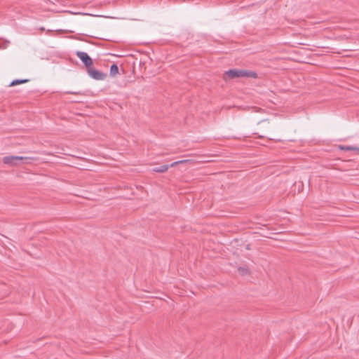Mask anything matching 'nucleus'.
<instances>
[{
	"label": "nucleus",
	"mask_w": 359,
	"mask_h": 359,
	"mask_svg": "<svg viewBox=\"0 0 359 359\" xmlns=\"http://www.w3.org/2000/svg\"><path fill=\"white\" fill-rule=\"evenodd\" d=\"M340 149L344 151H351L355 149V147L351 146H341L340 147Z\"/></svg>",
	"instance_id": "nucleus-9"
},
{
	"label": "nucleus",
	"mask_w": 359,
	"mask_h": 359,
	"mask_svg": "<svg viewBox=\"0 0 359 359\" xmlns=\"http://www.w3.org/2000/svg\"><path fill=\"white\" fill-rule=\"evenodd\" d=\"M87 72L91 78L97 81H102L107 77L105 73L94 69L93 66H90L88 68Z\"/></svg>",
	"instance_id": "nucleus-3"
},
{
	"label": "nucleus",
	"mask_w": 359,
	"mask_h": 359,
	"mask_svg": "<svg viewBox=\"0 0 359 359\" xmlns=\"http://www.w3.org/2000/svg\"><path fill=\"white\" fill-rule=\"evenodd\" d=\"M76 55L81 60V61L83 63L86 69L89 68L90 66H93V62L92 58L88 55L86 52L77 51Z\"/></svg>",
	"instance_id": "nucleus-4"
},
{
	"label": "nucleus",
	"mask_w": 359,
	"mask_h": 359,
	"mask_svg": "<svg viewBox=\"0 0 359 359\" xmlns=\"http://www.w3.org/2000/svg\"><path fill=\"white\" fill-rule=\"evenodd\" d=\"M142 45L147 46V45H149V44L148 43H143Z\"/></svg>",
	"instance_id": "nucleus-16"
},
{
	"label": "nucleus",
	"mask_w": 359,
	"mask_h": 359,
	"mask_svg": "<svg viewBox=\"0 0 359 359\" xmlns=\"http://www.w3.org/2000/svg\"><path fill=\"white\" fill-rule=\"evenodd\" d=\"M189 161L190 160H189V159H184V160H180V161H178V162H179V164H182V163H185L187 162H189Z\"/></svg>",
	"instance_id": "nucleus-12"
},
{
	"label": "nucleus",
	"mask_w": 359,
	"mask_h": 359,
	"mask_svg": "<svg viewBox=\"0 0 359 359\" xmlns=\"http://www.w3.org/2000/svg\"><path fill=\"white\" fill-rule=\"evenodd\" d=\"M118 73V67L116 64H112L109 69L110 76H114Z\"/></svg>",
	"instance_id": "nucleus-5"
},
{
	"label": "nucleus",
	"mask_w": 359,
	"mask_h": 359,
	"mask_svg": "<svg viewBox=\"0 0 359 359\" xmlns=\"http://www.w3.org/2000/svg\"><path fill=\"white\" fill-rule=\"evenodd\" d=\"M251 109L252 111L255 112V111H259V109H261L260 108H259L258 110H257V107H248V110Z\"/></svg>",
	"instance_id": "nucleus-11"
},
{
	"label": "nucleus",
	"mask_w": 359,
	"mask_h": 359,
	"mask_svg": "<svg viewBox=\"0 0 359 359\" xmlns=\"http://www.w3.org/2000/svg\"><path fill=\"white\" fill-rule=\"evenodd\" d=\"M298 45H301V46H303V45H306L305 43H299Z\"/></svg>",
	"instance_id": "nucleus-15"
},
{
	"label": "nucleus",
	"mask_w": 359,
	"mask_h": 359,
	"mask_svg": "<svg viewBox=\"0 0 359 359\" xmlns=\"http://www.w3.org/2000/svg\"><path fill=\"white\" fill-rule=\"evenodd\" d=\"M224 75V79H236L240 77H245L247 76V69H231L226 71Z\"/></svg>",
	"instance_id": "nucleus-2"
},
{
	"label": "nucleus",
	"mask_w": 359,
	"mask_h": 359,
	"mask_svg": "<svg viewBox=\"0 0 359 359\" xmlns=\"http://www.w3.org/2000/svg\"><path fill=\"white\" fill-rule=\"evenodd\" d=\"M169 168L168 165H162L161 166L155 167L152 170L155 172H164Z\"/></svg>",
	"instance_id": "nucleus-6"
},
{
	"label": "nucleus",
	"mask_w": 359,
	"mask_h": 359,
	"mask_svg": "<svg viewBox=\"0 0 359 359\" xmlns=\"http://www.w3.org/2000/svg\"><path fill=\"white\" fill-rule=\"evenodd\" d=\"M257 77L258 76H257V74L256 72H252V71H248V78L256 79Z\"/></svg>",
	"instance_id": "nucleus-10"
},
{
	"label": "nucleus",
	"mask_w": 359,
	"mask_h": 359,
	"mask_svg": "<svg viewBox=\"0 0 359 359\" xmlns=\"http://www.w3.org/2000/svg\"><path fill=\"white\" fill-rule=\"evenodd\" d=\"M36 158L31 156H6L3 158V163L9 165H17L18 161H24L25 163H29L32 161L35 160Z\"/></svg>",
	"instance_id": "nucleus-1"
},
{
	"label": "nucleus",
	"mask_w": 359,
	"mask_h": 359,
	"mask_svg": "<svg viewBox=\"0 0 359 359\" xmlns=\"http://www.w3.org/2000/svg\"><path fill=\"white\" fill-rule=\"evenodd\" d=\"M178 164H179V162H178V161H175V162L172 163L171 164H170L168 165H169V168H170V167H173L175 165H178Z\"/></svg>",
	"instance_id": "nucleus-13"
},
{
	"label": "nucleus",
	"mask_w": 359,
	"mask_h": 359,
	"mask_svg": "<svg viewBox=\"0 0 359 359\" xmlns=\"http://www.w3.org/2000/svg\"><path fill=\"white\" fill-rule=\"evenodd\" d=\"M90 43H91L92 45H96L95 43H92V42H90Z\"/></svg>",
	"instance_id": "nucleus-17"
},
{
	"label": "nucleus",
	"mask_w": 359,
	"mask_h": 359,
	"mask_svg": "<svg viewBox=\"0 0 359 359\" xmlns=\"http://www.w3.org/2000/svg\"><path fill=\"white\" fill-rule=\"evenodd\" d=\"M67 93H68V94H77V93L72 92V91H68V92H67Z\"/></svg>",
	"instance_id": "nucleus-14"
},
{
	"label": "nucleus",
	"mask_w": 359,
	"mask_h": 359,
	"mask_svg": "<svg viewBox=\"0 0 359 359\" xmlns=\"http://www.w3.org/2000/svg\"><path fill=\"white\" fill-rule=\"evenodd\" d=\"M28 81V79H15L9 84V86H14L16 85L22 84L27 83Z\"/></svg>",
	"instance_id": "nucleus-7"
},
{
	"label": "nucleus",
	"mask_w": 359,
	"mask_h": 359,
	"mask_svg": "<svg viewBox=\"0 0 359 359\" xmlns=\"http://www.w3.org/2000/svg\"><path fill=\"white\" fill-rule=\"evenodd\" d=\"M238 272L242 276H245V275H247V268L243 267V266H239L238 268Z\"/></svg>",
	"instance_id": "nucleus-8"
}]
</instances>
